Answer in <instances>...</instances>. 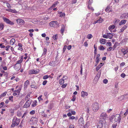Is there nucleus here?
<instances>
[{"label": "nucleus", "instance_id": "1", "mask_svg": "<svg viewBox=\"0 0 128 128\" xmlns=\"http://www.w3.org/2000/svg\"><path fill=\"white\" fill-rule=\"evenodd\" d=\"M122 117L120 114H117L115 116H112L110 118V120L112 122H115L118 121L119 122H120Z\"/></svg>", "mask_w": 128, "mask_h": 128}, {"label": "nucleus", "instance_id": "2", "mask_svg": "<svg viewBox=\"0 0 128 128\" xmlns=\"http://www.w3.org/2000/svg\"><path fill=\"white\" fill-rule=\"evenodd\" d=\"M91 106L93 110L95 112H97L99 109L98 104L97 102L93 103Z\"/></svg>", "mask_w": 128, "mask_h": 128}, {"label": "nucleus", "instance_id": "3", "mask_svg": "<svg viewBox=\"0 0 128 128\" xmlns=\"http://www.w3.org/2000/svg\"><path fill=\"white\" fill-rule=\"evenodd\" d=\"M20 122V119L16 118H14L13 119L11 125V126L14 127L16 125L18 126Z\"/></svg>", "mask_w": 128, "mask_h": 128}, {"label": "nucleus", "instance_id": "4", "mask_svg": "<svg viewBox=\"0 0 128 128\" xmlns=\"http://www.w3.org/2000/svg\"><path fill=\"white\" fill-rule=\"evenodd\" d=\"M107 118L108 116L106 113L102 112L100 116V120L103 121L104 122H105V120Z\"/></svg>", "mask_w": 128, "mask_h": 128}, {"label": "nucleus", "instance_id": "5", "mask_svg": "<svg viewBox=\"0 0 128 128\" xmlns=\"http://www.w3.org/2000/svg\"><path fill=\"white\" fill-rule=\"evenodd\" d=\"M50 26L51 27L57 28L59 26V24L56 21H52L50 23Z\"/></svg>", "mask_w": 128, "mask_h": 128}, {"label": "nucleus", "instance_id": "6", "mask_svg": "<svg viewBox=\"0 0 128 128\" xmlns=\"http://www.w3.org/2000/svg\"><path fill=\"white\" fill-rule=\"evenodd\" d=\"M39 71L40 70L38 69H37L36 70L32 69L29 70L28 73L29 74H38L39 72Z\"/></svg>", "mask_w": 128, "mask_h": 128}, {"label": "nucleus", "instance_id": "7", "mask_svg": "<svg viewBox=\"0 0 128 128\" xmlns=\"http://www.w3.org/2000/svg\"><path fill=\"white\" fill-rule=\"evenodd\" d=\"M30 122H32V123L33 124H36L38 122V119L35 117H32L31 118Z\"/></svg>", "mask_w": 128, "mask_h": 128}, {"label": "nucleus", "instance_id": "8", "mask_svg": "<svg viewBox=\"0 0 128 128\" xmlns=\"http://www.w3.org/2000/svg\"><path fill=\"white\" fill-rule=\"evenodd\" d=\"M16 21L18 24L20 25H23L24 24V20L22 19H18L16 20Z\"/></svg>", "mask_w": 128, "mask_h": 128}, {"label": "nucleus", "instance_id": "9", "mask_svg": "<svg viewBox=\"0 0 128 128\" xmlns=\"http://www.w3.org/2000/svg\"><path fill=\"white\" fill-rule=\"evenodd\" d=\"M78 123L80 126H82L84 125V121L82 118H80L79 120Z\"/></svg>", "mask_w": 128, "mask_h": 128}, {"label": "nucleus", "instance_id": "10", "mask_svg": "<svg viewBox=\"0 0 128 128\" xmlns=\"http://www.w3.org/2000/svg\"><path fill=\"white\" fill-rule=\"evenodd\" d=\"M31 104V102L29 100H28L24 106V108H27Z\"/></svg>", "mask_w": 128, "mask_h": 128}, {"label": "nucleus", "instance_id": "11", "mask_svg": "<svg viewBox=\"0 0 128 128\" xmlns=\"http://www.w3.org/2000/svg\"><path fill=\"white\" fill-rule=\"evenodd\" d=\"M59 2L58 1H56L54 3L52 4L51 7L48 8V10H52L53 8L55 7L56 6L59 4Z\"/></svg>", "mask_w": 128, "mask_h": 128}, {"label": "nucleus", "instance_id": "12", "mask_svg": "<svg viewBox=\"0 0 128 128\" xmlns=\"http://www.w3.org/2000/svg\"><path fill=\"white\" fill-rule=\"evenodd\" d=\"M104 123L103 121L100 120L98 123V128H102L103 126V124Z\"/></svg>", "mask_w": 128, "mask_h": 128}, {"label": "nucleus", "instance_id": "13", "mask_svg": "<svg viewBox=\"0 0 128 128\" xmlns=\"http://www.w3.org/2000/svg\"><path fill=\"white\" fill-rule=\"evenodd\" d=\"M21 65L16 64L14 67V69L16 70H20L21 68Z\"/></svg>", "mask_w": 128, "mask_h": 128}, {"label": "nucleus", "instance_id": "14", "mask_svg": "<svg viewBox=\"0 0 128 128\" xmlns=\"http://www.w3.org/2000/svg\"><path fill=\"white\" fill-rule=\"evenodd\" d=\"M106 39L101 38L100 39V43L102 44H105L106 42Z\"/></svg>", "mask_w": 128, "mask_h": 128}, {"label": "nucleus", "instance_id": "15", "mask_svg": "<svg viewBox=\"0 0 128 128\" xmlns=\"http://www.w3.org/2000/svg\"><path fill=\"white\" fill-rule=\"evenodd\" d=\"M88 95V94L87 92L82 91L81 92V96L84 97L85 96H87Z\"/></svg>", "mask_w": 128, "mask_h": 128}, {"label": "nucleus", "instance_id": "16", "mask_svg": "<svg viewBox=\"0 0 128 128\" xmlns=\"http://www.w3.org/2000/svg\"><path fill=\"white\" fill-rule=\"evenodd\" d=\"M65 26L64 24L62 25V28L60 30V32L61 34L62 35H63L64 32V31L65 30Z\"/></svg>", "mask_w": 128, "mask_h": 128}, {"label": "nucleus", "instance_id": "17", "mask_svg": "<svg viewBox=\"0 0 128 128\" xmlns=\"http://www.w3.org/2000/svg\"><path fill=\"white\" fill-rule=\"evenodd\" d=\"M104 64L103 63H101L100 64L98 65L96 67V70L97 71L99 70V69L101 67L103 66Z\"/></svg>", "mask_w": 128, "mask_h": 128}, {"label": "nucleus", "instance_id": "18", "mask_svg": "<svg viewBox=\"0 0 128 128\" xmlns=\"http://www.w3.org/2000/svg\"><path fill=\"white\" fill-rule=\"evenodd\" d=\"M29 84V81L28 80H27L25 82L24 86V89L27 88Z\"/></svg>", "mask_w": 128, "mask_h": 128}, {"label": "nucleus", "instance_id": "19", "mask_svg": "<svg viewBox=\"0 0 128 128\" xmlns=\"http://www.w3.org/2000/svg\"><path fill=\"white\" fill-rule=\"evenodd\" d=\"M24 56H22L20 57V59L17 62V63L16 64H20L22 62Z\"/></svg>", "mask_w": 128, "mask_h": 128}, {"label": "nucleus", "instance_id": "20", "mask_svg": "<svg viewBox=\"0 0 128 128\" xmlns=\"http://www.w3.org/2000/svg\"><path fill=\"white\" fill-rule=\"evenodd\" d=\"M18 46H19L18 50L22 51L23 50V48L22 47V44L21 43H19L18 44Z\"/></svg>", "mask_w": 128, "mask_h": 128}, {"label": "nucleus", "instance_id": "21", "mask_svg": "<svg viewBox=\"0 0 128 128\" xmlns=\"http://www.w3.org/2000/svg\"><path fill=\"white\" fill-rule=\"evenodd\" d=\"M127 20H122L119 24L120 26H121L122 24H124L126 23Z\"/></svg>", "mask_w": 128, "mask_h": 128}, {"label": "nucleus", "instance_id": "22", "mask_svg": "<svg viewBox=\"0 0 128 128\" xmlns=\"http://www.w3.org/2000/svg\"><path fill=\"white\" fill-rule=\"evenodd\" d=\"M64 78V76L62 78L60 79L59 81V84H63L64 82V80H65Z\"/></svg>", "mask_w": 128, "mask_h": 128}, {"label": "nucleus", "instance_id": "23", "mask_svg": "<svg viewBox=\"0 0 128 128\" xmlns=\"http://www.w3.org/2000/svg\"><path fill=\"white\" fill-rule=\"evenodd\" d=\"M100 56V54H97L96 58V63H98L99 61V58Z\"/></svg>", "mask_w": 128, "mask_h": 128}, {"label": "nucleus", "instance_id": "24", "mask_svg": "<svg viewBox=\"0 0 128 128\" xmlns=\"http://www.w3.org/2000/svg\"><path fill=\"white\" fill-rule=\"evenodd\" d=\"M15 41V39L14 38H12L10 41V45H12L14 44Z\"/></svg>", "mask_w": 128, "mask_h": 128}, {"label": "nucleus", "instance_id": "25", "mask_svg": "<svg viewBox=\"0 0 128 128\" xmlns=\"http://www.w3.org/2000/svg\"><path fill=\"white\" fill-rule=\"evenodd\" d=\"M37 101L36 100H34L32 104V107H34L37 105Z\"/></svg>", "mask_w": 128, "mask_h": 128}, {"label": "nucleus", "instance_id": "26", "mask_svg": "<svg viewBox=\"0 0 128 128\" xmlns=\"http://www.w3.org/2000/svg\"><path fill=\"white\" fill-rule=\"evenodd\" d=\"M108 37L110 39H111L112 38L113 35V34L110 33H107Z\"/></svg>", "mask_w": 128, "mask_h": 128}, {"label": "nucleus", "instance_id": "27", "mask_svg": "<svg viewBox=\"0 0 128 128\" xmlns=\"http://www.w3.org/2000/svg\"><path fill=\"white\" fill-rule=\"evenodd\" d=\"M127 26H126L124 25L120 30V32H123L127 28Z\"/></svg>", "mask_w": 128, "mask_h": 128}, {"label": "nucleus", "instance_id": "28", "mask_svg": "<svg viewBox=\"0 0 128 128\" xmlns=\"http://www.w3.org/2000/svg\"><path fill=\"white\" fill-rule=\"evenodd\" d=\"M127 14L126 13H124L123 14L120 16V18L121 19L124 18L126 17Z\"/></svg>", "mask_w": 128, "mask_h": 128}, {"label": "nucleus", "instance_id": "29", "mask_svg": "<svg viewBox=\"0 0 128 128\" xmlns=\"http://www.w3.org/2000/svg\"><path fill=\"white\" fill-rule=\"evenodd\" d=\"M8 12L14 13H16L17 12L16 11L15 9L12 10L10 8L8 9Z\"/></svg>", "mask_w": 128, "mask_h": 128}, {"label": "nucleus", "instance_id": "30", "mask_svg": "<svg viewBox=\"0 0 128 128\" xmlns=\"http://www.w3.org/2000/svg\"><path fill=\"white\" fill-rule=\"evenodd\" d=\"M115 28V26L114 25L110 26L108 28V29L109 30H112Z\"/></svg>", "mask_w": 128, "mask_h": 128}, {"label": "nucleus", "instance_id": "31", "mask_svg": "<svg viewBox=\"0 0 128 128\" xmlns=\"http://www.w3.org/2000/svg\"><path fill=\"white\" fill-rule=\"evenodd\" d=\"M93 2L92 0H89L88 2V8H90V6H91V4Z\"/></svg>", "mask_w": 128, "mask_h": 128}, {"label": "nucleus", "instance_id": "32", "mask_svg": "<svg viewBox=\"0 0 128 128\" xmlns=\"http://www.w3.org/2000/svg\"><path fill=\"white\" fill-rule=\"evenodd\" d=\"M58 35L57 34L53 35L52 37L53 39L54 40H57L58 38Z\"/></svg>", "mask_w": 128, "mask_h": 128}, {"label": "nucleus", "instance_id": "33", "mask_svg": "<svg viewBox=\"0 0 128 128\" xmlns=\"http://www.w3.org/2000/svg\"><path fill=\"white\" fill-rule=\"evenodd\" d=\"M90 125V123L89 122H87L85 124L84 128H88Z\"/></svg>", "mask_w": 128, "mask_h": 128}, {"label": "nucleus", "instance_id": "34", "mask_svg": "<svg viewBox=\"0 0 128 128\" xmlns=\"http://www.w3.org/2000/svg\"><path fill=\"white\" fill-rule=\"evenodd\" d=\"M86 37L87 38L90 39L92 37V36L91 34H89Z\"/></svg>", "mask_w": 128, "mask_h": 128}, {"label": "nucleus", "instance_id": "35", "mask_svg": "<svg viewBox=\"0 0 128 128\" xmlns=\"http://www.w3.org/2000/svg\"><path fill=\"white\" fill-rule=\"evenodd\" d=\"M22 114L21 112L18 111L17 112V115L18 116H22Z\"/></svg>", "mask_w": 128, "mask_h": 128}, {"label": "nucleus", "instance_id": "36", "mask_svg": "<svg viewBox=\"0 0 128 128\" xmlns=\"http://www.w3.org/2000/svg\"><path fill=\"white\" fill-rule=\"evenodd\" d=\"M30 96L29 94H28L27 95L25 98V100H26L28 101V99L30 98Z\"/></svg>", "mask_w": 128, "mask_h": 128}, {"label": "nucleus", "instance_id": "37", "mask_svg": "<svg viewBox=\"0 0 128 128\" xmlns=\"http://www.w3.org/2000/svg\"><path fill=\"white\" fill-rule=\"evenodd\" d=\"M28 113V112L27 111H26L23 114V116L22 117V118H24L25 116H26Z\"/></svg>", "mask_w": 128, "mask_h": 128}, {"label": "nucleus", "instance_id": "38", "mask_svg": "<svg viewBox=\"0 0 128 128\" xmlns=\"http://www.w3.org/2000/svg\"><path fill=\"white\" fill-rule=\"evenodd\" d=\"M110 9V7L109 6H108L106 8V9L105 10V11L106 12H107L108 13H109V10Z\"/></svg>", "mask_w": 128, "mask_h": 128}, {"label": "nucleus", "instance_id": "39", "mask_svg": "<svg viewBox=\"0 0 128 128\" xmlns=\"http://www.w3.org/2000/svg\"><path fill=\"white\" fill-rule=\"evenodd\" d=\"M3 19L4 21L7 23H8V19L4 17H3Z\"/></svg>", "mask_w": 128, "mask_h": 128}, {"label": "nucleus", "instance_id": "40", "mask_svg": "<svg viewBox=\"0 0 128 128\" xmlns=\"http://www.w3.org/2000/svg\"><path fill=\"white\" fill-rule=\"evenodd\" d=\"M10 112L11 114V115H13L14 112V110L13 109H10Z\"/></svg>", "mask_w": 128, "mask_h": 128}, {"label": "nucleus", "instance_id": "41", "mask_svg": "<svg viewBox=\"0 0 128 128\" xmlns=\"http://www.w3.org/2000/svg\"><path fill=\"white\" fill-rule=\"evenodd\" d=\"M7 92H6L2 94H1V96L2 97H4L6 95V94H7Z\"/></svg>", "mask_w": 128, "mask_h": 128}, {"label": "nucleus", "instance_id": "42", "mask_svg": "<svg viewBox=\"0 0 128 128\" xmlns=\"http://www.w3.org/2000/svg\"><path fill=\"white\" fill-rule=\"evenodd\" d=\"M35 113V111L34 110H33L30 112V114L31 115H33Z\"/></svg>", "mask_w": 128, "mask_h": 128}, {"label": "nucleus", "instance_id": "43", "mask_svg": "<svg viewBox=\"0 0 128 128\" xmlns=\"http://www.w3.org/2000/svg\"><path fill=\"white\" fill-rule=\"evenodd\" d=\"M98 20V23H101L103 21V19L100 18Z\"/></svg>", "mask_w": 128, "mask_h": 128}, {"label": "nucleus", "instance_id": "44", "mask_svg": "<svg viewBox=\"0 0 128 128\" xmlns=\"http://www.w3.org/2000/svg\"><path fill=\"white\" fill-rule=\"evenodd\" d=\"M49 78V76L48 75L44 76L43 77V78L44 80H46Z\"/></svg>", "mask_w": 128, "mask_h": 128}, {"label": "nucleus", "instance_id": "45", "mask_svg": "<svg viewBox=\"0 0 128 128\" xmlns=\"http://www.w3.org/2000/svg\"><path fill=\"white\" fill-rule=\"evenodd\" d=\"M72 99L71 100L72 101H74L76 99V97L75 95H73L72 96Z\"/></svg>", "mask_w": 128, "mask_h": 128}, {"label": "nucleus", "instance_id": "46", "mask_svg": "<svg viewBox=\"0 0 128 128\" xmlns=\"http://www.w3.org/2000/svg\"><path fill=\"white\" fill-rule=\"evenodd\" d=\"M9 99L10 100H11L12 102H13V96H10L9 98Z\"/></svg>", "mask_w": 128, "mask_h": 128}, {"label": "nucleus", "instance_id": "47", "mask_svg": "<svg viewBox=\"0 0 128 128\" xmlns=\"http://www.w3.org/2000/svg\"><path fill=\"white\" fill-rule=\"evenodd\" d=\"M31 87L32 88H37L36 86L34 84L31 85Z\"/></svg>", "mask_w": 128, "mask_h": 128}, {"label": "nucleus", "instance_id": "48", "mask_svg": "<svg viewBox=\"0 0 128 128\" xmlns=\"http://www.w3.org/2000/svg\"><path fill=\"white\" fill-rule=\"evenodd\" d=\"M128 52V48L125 50V51H124L123 55H125L126 54H127Z\"/></svg>", "mask_w": 128, "mask_h": 128}, {"label": "nucleus", "instance_id": "49", "mask_svg": "<svg viewBox=\"0 0 128 128\" xmlns=\"http://www.w3.org/2000/svg\"><path fill=\"white\" fill-rule=\"evenodd\" d=\"M128 114V109L127 110L126 112L124 113V117H125Z\"/></svg>", "mask_w": 128, "mask_h": 128}, {"label": "nucleus", "instance_id": "50", "mask_svg": "<svg viewBox=\"0 0 128 128\" xmlns=\"http://www.w3.org/2000/svg\"><path fill=\"white\" fill-rule=\"evenodd\" d=\"M21 90V89L20 88H19L17 90H15L14 92L17 93H19L20 92V91Z\"/></svg>", "mask_w": 128, "mask_h": 128}, {"label": "nucleus", "instance_id": "51", "mask_svg": "<svg viewBox=\"0 0 128 128\" xmlns=\"http://www.w3.org/2000/svg\"><path fill=\"white\" fill-rule=\"evenodd\" d=\"M8 24L11 25H13L14 24V23L13 22L11 21L8 20Z\"/></svg>", "mask_w": 128, "mask_h": 128}, {"label": "nucleus", "instance_id": "52", "mask_svg": "<svg viewBox=\"0 0 128 128\" xmlns=\"http://www.w3.org/2000/svg\"><path fill=\"white\" fill-rule=\"evenodd\" d=\"M117 126V124H113L112 125V128H116Z\"/></svg>", "mask_w": 128, "mask_h": 128}, {"label": "nucleus", "instance_id": "53", "mask_svg": "<svg viewBox=\"0 0 128 128\" xmlns=\"http://www.w3.org/2000/svg\"><path fill=\"white\" fill-rule=\"evenodd\" d=\"M103 82L104 84H106L108 82V80L106 79H104L103 80Z\"/></svg>", "mask_w": 128, "mask_h": 128}, {"label": "nucleus", "instance_id": "54", "mask_svg": "<svg viewBox=\"0 0 128 128\" xmlns=\"http://www.w3.org/2000/svg\"><path fill=\"white\" fill-rule=\"evenodd\" d=\"M47 51V49L46 48H44V52H43V54H46V53Z\"/></svg>", "mask_w": 128, "mask_h": 128}, {"label": "nucleus", "instance_id": "55", "mask_svg": "<svg viewBox=\"0 0 128 128\" xmlns=\"http://www.w3.org/2000/svg\"><path fill=\"white\" fill-rule=\"evenodd\" d=\"M80 68L81 70L80 71V73L81 74H82V64H81L80 66Z\"/></svg>", "mask_w": 128, "mask_h": 128}, {"label": "nucleus", "instance_id": "56", "mask_svg": "<svg viewBox=\"0 0 128 128\" xmlns=\"http://www.w3.org/2000/svg\"><path fill=\"white\" fill-rule=\"evenodd\" d=\"M47 82V80H44L42 84L44 86L46 84Z\"/></svg>", "mask_w": 128, "mask_h": 128}, {"label": "nucleus", "instance_id": "57", "mask_svg": "<svg viewBox=\"0 0 128 128\" xmlns=\"http://www.w3.org/2000/svg\"><path fill=\"white\" fill-rule=\"evenodd\" d=\"M99 49L100 50H104V48L103 46H101L100 47Z\"/></svg>", "mask_w": 128, "mask_h": 128}, {"label": "nucleus", "instance_id": "58", "mask_svg": "<svg viewBox=\"0 0 128 128\" xmlns=\"http://www.w3.org/2000/svg\"><path fill=\"white\" fill-rule=\"evenodd\" d=\"M113 49L112 48V47H109L107 49V50L108 51H110Z\"/></svg>", "mask_w": 128, "mask_h": 128}, {"label": "nucleus", "instance_id": "59", "mask_svg": "<svg viewBox=\"0 0 128 128\" xmlns=\"http://www.w3.org/2000/svg\"><path fill=\"white\" fill-rule=\"evenodd\" d=\"M65 15V14H64V13H62L60 15V17H62L64 16Z\"/></svg>", "mask_w": 128, "mask_h": 128}, {"label": "nucleus", "instance_id": "60", "mask_svg": "<svg viewBox=\"0 0 128 128\" xmlns=\"http://www.w3.org/2000/svg\"><path fill=\"white\" fill-rule=\"evenodd\" d=\"M4 28V25L3 24H0V28L1 29V30L3 29Z\"/></svg>", "mask_w": 128, "mask_h": 128}, {"label": "nucleus", "instance_id": "61", "mask_svg": "<svg viewBox=\"0 0 128 128\" xmlns=\"http://www.w3.org/2000/svg\"><path fill=\"white\" fill-rule=\"evenodd\" d=\"M102 37L104 38H108V35L107 34H104L103 35Z\"/></svg>", "mask_w": 128, "mask_h": 128}, {"label": "nucleus", "instance_id": "62", "mask_svg": "<svg viewBox=\"0 0 128 128\" xmlns=\"http://www.w3.org/2000/svg\"><path fill=\"white\" fill-rule=\"evenodd\" d=\"M10 49L12 51L14 50V48L12 47H10V46H8V50Z\"/></svg>", "mask_w": 128, "mask_h": 128}, {"label": "nucleus", "instance_id": "63", "mask_svg": "<svg viewBox=\"0 0 128 128\" xmlns=\"http://www.w3.org/2000/svg\"><path fill=\"white\" fill-rule=\"evenodd\" d=\"M24 56H25L24 57V59L26 60V59L28 56V54L27 53H25L24 54Z\"/></svg>", "mask_w": 128, "mask_h": 128}, {"label": "nucleus", "instance_id": "64", "mask_svg": "<svg viewBox=\"0 0 128 128\" xmlns=\"http://www.w3.org/2000/svg\"><path fill=\"white\" fill-rule=\"evenodd\" d=\"M74 124H71L70 125L69 128H74Z\"/></svg>", "mask_w": 128, "mask_h": 128}]
</instances>
